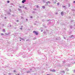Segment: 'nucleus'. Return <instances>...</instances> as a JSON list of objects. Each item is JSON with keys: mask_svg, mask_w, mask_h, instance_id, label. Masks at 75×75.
Here are the masks:
<instances>
[{"mask_svg": "<svg viewBox=\"0 0 75 75\" xmlns=\"http://www.w3.org/2000/svg\"><path fill=\"white\" fill-rule=\"evenodd\" d=\"M33 33H35V34L37 35L38 34V33L36 31H34L33 32Z\"/></svg>", "mask_w": 75, "mask_h": 75, "instance_id": "nucleus-1", "label": "nucleus"}, {"mask_svg": "<svg viewBox=\"0 0 75 75\" xmlns=\"http://www.w3.org/2000/svg\"><path fill=\"white\" fill-rule=\"evenodd\" d=\"M26 1V0H23L22 1V3H24V2H25Z\"/></svg>", "mask_w": 75, "mask_h": 75, "instance_id": "nucleus-2", "label": "nucleus"}, {"mask_svg": "<svg viewBox=\"0 0 75 75\" xmlns=\"http://www.w3.org/2000/svg\"><path fill=\"white\" fill-rule=\"evenodd\" d=\"M48 3H49V4H50V3H50V1H48L46 2V4H48Z\"/></svg>", "mask_w": 75, "mask_h": 75, "instance_id": "nucleus-3", "label": "nucleus"}, {"mask_svg": "<svg viewBox=\"0 0 75 75\" xmlns=\"http://www.w3.org/2000/svg\"><path fill=\"white\" fill-rule=\"evenodd\" d=\"M52 72H55V69L52 70H51Z\"/></svg>", "mask_w": 75, "mask_h": 75, "instance_id": "nucleus-4", "label": "nucleus"}, {"mask_svg": "<svg viewBox=\"0 0 75 75\" xmlns=\"http://www.w3.org/2000/svg\"><path fill=\"white\" fill-rule=\"evenodd\" d=\"M63 14H64V13H63V12H62L61 13V15H62V16H63Z\"/></svg>", "mask_w": 75, "mask_h": 75, "instance_id": "nucleus-5", "label": "nucleus"}, {"mask_svg": "<svg viewBox=\"0 0 75 75\" xmlns=\"http://www.w3.org/2000/svg\"><path fill=\"white\" fill-rule=\"evenodd\" d=\"M42 8H45V6H42Z\"/></svg>", "mask_w": 75, "mask_h": 75, "instance_id": "nucleus-6", "label": "nucleus"}, {"mask_svg": "<svg viewBox=\"0 0 75 75\" xmlns=\"http://www.w3.org/2000/svg\"><path fill=\"white\" fill-rule=\"evenodd\" d=\"M7 3H10V1H7Z\"/></svg>", "mask_w": 75, "mask_h": 75, "instance_id": "nucleus-7", "label": "nucleus"}, {"mask_svg": "<svg viewBox=\"0 0 75 75\" xmlns=\"http://www.w3.org/2000/svg\"><path fill=\"white\" fill-rule=\"evenodd\" d=\"M3 32H5V29H4L3 30Z\"/></svg>", "mask_w": 75, "mask_h": 75, "instance_id": "nucleus-8", "label": "nucleus"}, {"mask_svg": "<svg viewBox=\"0 0 75 75\" xmlns=\"http://www.w3.org/2000/svg\"><path fill=\"white\" fill-rule=\"evenodd\" d=\"M1 35H4V34L3 33H1Z\"/></svg>", "mask_w": 75, "mask_h": 75, "instance_id": "nucleus-9", "label": "nucleus"}, {"mask_svg": "<svg viewBox=\"0 0 75 75\" xmlns=\"http://www.w3.org/2000/svg\"><path fill=\"white\" fill-rule=\"evenodd\" d=\"M13 72H14V73L16 72V70H14L13 71Z\"/></svg>", "mask_w": 75, "mask_h": 75, "instance_id": "nucleus-10", "label": "nucleus"}, {"mask_svg": "<svg viewBox=\"0 0 75 75\" xmlns=\"http://www.w3.org/2000/svg\"><path fill=\"white\" fill-rule=\"evenodd\" d=\"M57 5H59V3H57Z\"/></svg>", "mask_w": 75, "mask_h": 75, "instance_id": "nucleus-11", "label": "nucleus"}, {"mask_svg": "<svg viewBox=\"0 0 75 75\" xmlns=\"http://www.w3.org/2000/svg\"><path fill=\"white\" fill-rule=\"evenodd\" d=\"M36 7H37V8H38V7H39V6H37Z\"/></svg>", "mask_w": 75, "mask_h": 75, "instance_id": "nucleus-12", "label": "nucleus"}, {"mask_svg": "<svg viewBox=\"0 0 75 75\" xmlns=\"http://www.w3.org/2000/svg\"><path fill=\"white\" fill-rule=\"evenodd\" d=\"M20 30H22V28H20Z\"/></svg>", "mask_w": 75, "mask_h": 75, "instance_id": "nucleus-13", "label": "nucleus"}, {"mask_svg": "<svg viewBox=\"0 0 75 75\" xmlns=\"http://www.w3.org/2000/svg\"><path fill=\"white\" fill-rule=\"evenodd\" d=\"M30 17L31 18H33V17L32 16H31Z\"/></svg>", "mask_w": 75, "mask_h": 75, "instance_id": "nucleus-14", "label": "nucleus"}, {"mask_svg": "<svg viewBox=\"0 0 75 75\" xmlns=\"http://www.w3.org/2000/svg\"><path fill=\"white\" fill-rule=\"evenodd\" d=\"M17 22H18V20H17L16 21Z\"/></svg>", "mask_w": 75, "mask_h": 75, "instance_id": "nucleus-15", "label": "nucleus"}, {"mask_svg": "<svg viewBox=\"0 0 75 75\" xmlns=\"http://www.w3.org/2000/svg\"><path fill=\"white\" fill-rule=\"evenodd\" d=\"M74 3H75V1H74Z\"/></svg>", "mask_w": 75, "mask_h": 75, "instance_id": "nucleus-16", "label": "nucleus"}, {"mask_svg": "<svg viewBox=\"0 0 75 75\" xmlns=\"http://www.w3.org/2000/svg\"><path fill=\"white\" fill-rule=\"evenodd\" d=\"M11 73H9V75H11Z\"/></svg>", "mask_w": 75, "mask_h": 75, "instance_id": "nucleus-17", "label": "nucleus"}, {"mask_svg": "<svg viewBox=\"0 0 75 75\" xmlns=\"http://www.w3.org/2000/svg\"><path fill=\"white\" fill-rule=\"evenodd\" d=\"M26 21H28V19H26Z\"/></svg>", "mask_w": 75, "mask_h": 75, "instance_id": "nucleus-18", "label": "nucleus"}, {"mask_svg": "<svg viewBox=\"0 0 75 75\" xmlns=\"http://www.w3.org/2000/svg\"><path fill=\"white\" fill-rule=\"evenodd\" d=\"M20 8H21V6H20Z\"/></svg>", "mask_w": 75, "mask_h": 75, "instance_id": "nucleus-19", "label": "nucleus"}, {"mask_svg": "<svg viewBox=\"0 0 75 75\" xmlns=\"http://www.w3.org/2000/svg\"><path fill=\"white\" fill-rule=\"evenodd\" d=\"M63 72H64V73H65V71H63Z\"/></svg>", "mask_w": 75, "mask_h": 75, "instance_id": "nucleus-20", "label": "nucleus"}, {"mask_svg": "<svg viewBox=\"0 0 75 75\" xmlns=\"http://www.w3.org/2000/svg\"><path fill=\"white\" fill-rule=\"evenodd\" d=\"M56 14H57L58 13H56Z\"/></svg>", "mask_w": 75, "mask_h": 75, "instance_id": "nucleus-21", "label": "nucleus"}, {"mask_svg": "<svg viewBox=\"0 0 75 75\" xmlns=\"http://www.w3.org/2000/svg\"><path fill=\"white\" fill-rule=\"evenodd\" d=\"M18 75H19V74H18Z\"/></svg>", "mask_w": 75, "mask_h": 75, "instance_id": "nucleus-22", "label": "nucleus"}, {"mask_svg": "<svg viewBox=\"0 0 75 75\" xmlns=\"http://www.w3.org/2000/svg\"><path fill=\"white\" fill-rule=\"evenodd\" d=\"M21 40H20V41H21Z\"/></svg>", "mask_w": 75, "mask_h": 75, "instance_id": "nucleus-23", "label": "nucleus"}, {"mask_svg": "<svg viewBox=\"0 0 75 75\" xmlns=\"http://www.w3.org/2000/svg\"><path fill=\"white\" fill-rule=\"evenodd\" d=\"M34 10H35V9H34Z\"/></svg>", "mask_w": 75, "mask_h": 75, "instance_id": "nucleus-24", "label": "nucleus"}, {"mask_svg": "<svg viewBox=\"0 0 75 75\" xmlns=\"http://www.w3.org/2000/svg\"><path fill=\"white\" fill-rule=\"evenodd\" d=\"M47 75H50L49 74H47Z\"/></svg>", "mask_w": 75, "mask_h": 75, "instance_id": "nucleus-25", "label": "nucleus"}, {"mask_svg": "<svg viewBox=\"0 0 75 75\" xmlns=\"http://www.w3.org/2000/svg\"><path fill=\"white\" fill-rule=\"evenodd\" d=\"M5 18H6V17H5Z\"/></svg>", "mask_w": 75, "mask_h": 75, "instance_id": "nucleus-26", "label": "nucleus"}, {"mask_svg": "<svg viewBox=\"0 0 75 75\" xmlns=\"http://www.w3.org/2000/svg\"><path fill=\"white\" fill-rule=\"evenodd\" d=\"M16 75H17V74H16Z\"/></svg>", "mask_w": 75, "mask_h": 75, "instance_id": "nucleus-27", "label": "nucleus"}]
</instances>
